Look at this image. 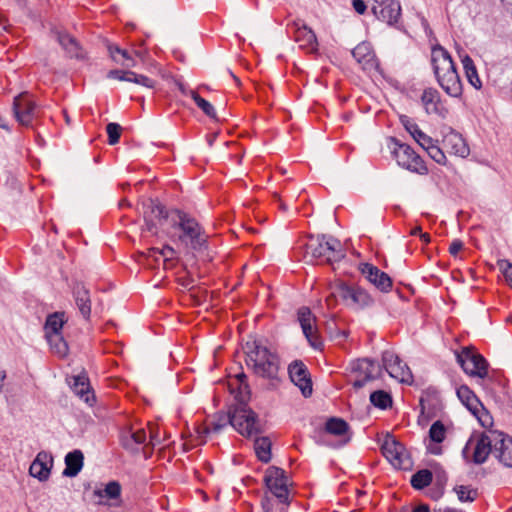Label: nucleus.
<instances>
[{"label": "nucleus", "instance_id": "1", "mask_svg": "<svg viewBox=\"0 0 512 512\" xmlns=\"http://www.w3.org/2000/svg\"><path fill=\"white\" fill-rule=\"evenodd\" d=\"M264 483L270 492L265 493L261 499V507L264 512H287L290 500V479L285 470L277 466L266 469Z\"/></svg>", "mask_w": 512, "mask_h": 512}, {"label": "nucleus", "instance_id": "2", "mask_svg": "<svg viewBox=\"0 0 512 512\" xmlns=\"http://www.w3.org/2000/svg\"><path fill=\"white\" fill-rule=\"evenodd\" d=\"M431 66L439 86L446 94L458 98L462 95V82L450 53L437 44L431 49Z\"/></svg>", "mask_w": 512, "mask_h": 512}, {"label": "nucleus", "instance_id": "3", "mask_svg": "<svg viewBox=\"0 0 512 512\" xmlns=\"http://www.w3.org/2000/svg\"><path fill=\"white\" fill-rule=\"evenodd\" d=\"M171 227L180 231L177 240L185 247L191 250H201L206 247L208 236L198 221L186 212L179 209L172 210Z\"/></svg>", "mask_w": 512, "mask_h": 512}, {"label": "nucleus", "instance_id": "4", "mask_svg": "<svg viewBox=\"0 0 512 512\" xmlns=\"http://www.w3.org/2000/svg\"><path fill=\"white\" fill-rule=\"evenodd\" d=\"M246 364L262 378L275 379L279 371V358L260 342L246 344Z\"/></svg>", "mask_w": 512, "mask_h": 512}, {"label": "nucleus", "instance_id": "5", "mask_svg": "<svg viewBox=\"0 0 512 512\" xmlns=\"http://www.w3.org/2000/svg\"><path fill=\"white\" fill-rule=\"evenodd\" d=\"M310 255L313 259L332 264L345 257L341 242L326 235L311 236L306 244V256Z\"/></svg>", "mask_w": 512, "mask_h": 512}, {"label": "nucleus", "instance_id": "6", "mask_svg": "<svg viewBox=\"0 0 512 512\" xmlns=\"http://www.w3.org/2000/svg\"><path fill=\"white\" fill-rule=\"evenodd\" d=\"M232 427L245 437H254L261 433L257 414L245 403L241 396L239 403L231 406Z\"/></svg>", "mask_w": 512, "mask_h": 512}, {"label": "nucleus", "instance_id": "7", "mask_svg": "<svg viewBox=\"0 0 512 512\" xmlns=\"http://www.w3.org/2000/svg\"><path fill=\"white\" fill-rule=\"evenodd\" d=\"M332 296L341 298L348 306L365 309L374 304V298L361 286L340 281L333 287Z\"/></svg>", "mask_w": 512, "mask_h": 512}, {"label": "nucleus", "instance_id": "8", "mask_svg": "<svg viewBox=\"0 0 512 512\" xmlns=\"http://www.w3.org/2000/svg\"><path fill=\"white\" fill-rule=\"evenodd\" d=\"M142 214L144 220L142 230L151 235L158 234L159 227L164 221L171 222V211L168 212L158 200L151 198L142 202Z\"/></svg>", "mask_w": 512, "mask_h": 512}, {"label": "nucleus", "instance_id": "9", "mask_svg": "<svg viewBox=\"0 0 512 512\" xmlns=\"http://www.w3.org/2000/svg\"><path fill=\"white\" fill-rule=\"evenodd\" d=\"M395 145L393 149L394 157L401 167L421 175L427 174L428 169L421 157L407 144L400 143L392 138Z\"/></svg>", "mask_w": 512, "mask_h": 512}, {"label": "nucleus", "instance_id": "10", "mask_svg": "<svg viewBox=\"0 0 512 512\" xmlns=\"http://www.w3.org/2000/svg\"><path fill=\"white\" fill-rule=\"evenodd\" d=\"M456 360L464 372L470 376L484 378L487 375V362L483 356L470 347L455 352Z\"/></svg>", "mask_w": 512, "mask_h": 512}, {"label": "nucleus", "instance_id": "11", "mask_svg": "<svg viewBox=\"0 0 512 512\" xmlns=\"http://www.w3.org/2000/svg\"><path fill=\"white\" fill-rule=\"evenodd\" d=\"M382 370L385 369L390 377L401 383L411 384L413 375L410 368L392 350L382 352Z\"/></svg>", "mask_w": 512, "mask_h": 512}, {"label": "nucleus", "instance_id": "12", "mask_svg": "<svg viewBox=\"0 0 512 512\" xmlns=\"http://www.w3.org/2000/svg\"><path fill=\"white\" fill-rule=\"evenodd\" d=\"M351 371L357 373V378L353 382L355 389H360L366 383L378 379L382 375V366L369 358L357 359L351 363Z\"/></svg>", "mask_w": 512, "mask_h": 512}, {"label": "nucleus", "instance_id": "13", "mask_svg": "<svg viewBox=\"0 0 512 512\" xmlns=\"http://www.w3.org/2000/svg\"><path fill=\"white\" fill-rule=\"evenodd\" d=\"M371 10L377 19L389 25L396 24L401 17L399 0H373Z\"/></svg>", "mask_w": 512, "mask_h": 512}, {"label": "nucleus", "instance_id": "14", "mask_svg": "<svg viewBox=\"0 0 512 512\" xmlns=\"http://www.w3.org/2000/svg\"><path fill=\"white\" fill-rule=\"evenodd\" d=\"M297 318L303 334L314 349H320L323 345L315 326L316 317L308 307H301L297 312Z\"/></svg>", "mask_w": 512, "mask_h": 512}, {"label": "nucleus", "instance_id": "15", "mask_svg": "<svg viewBox=\"0 0 512 512\" xmlns=\"http://www.w3.org/2000/svg\"><path fill=\"white\" fill-rule=\"evenodd\" d=\"M291 381L300 389L302 395L307 398L312 395V381L306 365L300 361H293L288 367Z\"/></svg>", "mask_w": 512, "mask_h": 512}, {"label": "nucleus", "instance_id": "16", "mask_svg": "<svg viewBox=\"0 0 512 512\" xmlns=\"http://www.w3.org/2000/svg\"><path fill=\"white\" fill-rule=\"evenodd\" d=\"M51 32L69 58H75L77 60H83L85 58V53L80 43L67 31L53 27L51 28Z\"/></svg>", "mask_w": 512, "mask_h": 512}, {"label": "nucleus", "instance_id": "17", "mask_svg": "<svg viewBox=\"0 0 512 512\" xmlns=\"http://www.w3.org/2000/svg\"><path fill=\"white\" fill-rule=\"evenodd\" d=\"M361 273L381 292H388L392 288V280L389 275L370 263H362L359 266Z\"/></svg>", "mask_w": 512, "mask_h": 512}, {"label": "nucleus", "instance_id": "18", "mask_svg": "<svg viewBox=\"0 0 512 512\" xmlns=\"http://www.w3.org/2000/svg\"><path fill=\"white\" fill-rule=\"evenodd\" d=\"M13 110L18 122L27 126L32 122L35 116L36 106L30 96L24 93L15 97Z\"/></svg>", "mask_w": 512, "mask_h": 512}, {"label": "nucleus", "instance_id": "19", "mask_svg": "<svg viewBox=\"0 0 512 512\" xmlns=\"http://www.w3.org/2000/svg\"><path fill=\"white\" fill-rule=\"evenodd\" d=\"M496 434H498V431H491L487 434L483 433L478 437L474 446L472 459L475 464L484 463L490 453L494 454Z\"/></svg>", "mask_w": 512, "mask_h": 512}, {"label": "nucleus", "instance_id": "20", "mask_svg": "<svg viewBox=\"0 0 512 512\" xmlns=\"http://www.w3.org/2000/svg\"><path fill=\"white\" fill-rule=\"evenodd\" d=\"M290 29L293 30L294 40L299 44L300 48L306 49L309 52L317 50L316 35L303 21H294Z\"/></svg>", "mask_w": 512, "mask_h": 512}, {"label": "nucleus", "instance_id": "21", "mask_svg": "<svg viewBox=\"0 0 512 512\" xmlns=\"http://www.w3.org/2000/svg\"><path fill=\"white\" fill-rule=\"evenodd\" d=\"M52 466L53 457L51 453L40 451L31 463L29 473L39 481H46L50 476Z\"/></svg>", "mask_w": 512, "mask_h": 512}, {"label": "nucleus", "instance_id": "22", "mask_svg": "<svg viewBox=\"0 0 512 512\" xmlns=\"http://www.w3.org/2000/svg\"><path fill=\"white\" fill-rule=\"evenodd\" d=\"M447 132L443 136V146L451 154L465 158L469 155V147L462 135L452 128H446Z\"/></svg>", "mask_w": 512, "mask_h": 512}, {"label": "nucleus", "instance_id": "23", "mask_svg": "<svg viewBox=\"0 0 512 512\" xmlns=\"http://www.w3.org/2000/svg\"><path fill=\"white\" fill-rule=\"evenodd\" d=\"M352 56L365 71L377 70L378 62L371 44L362 42L352 50Z\"/></svg>", "mask_w": 512, "mask_h": 512}, {"label": "nucleus", "instance_id": "24", "mask_svg": "<svg viewBox=\"0 0 512 512\" xmlns=\"http://www.w3.org/2000/svg\"><path fill=\"white\" fill-rule=\"evenodd\" d=\"M107 78L116 79L119 81L131 82L136 85H139V86H142L145 88H149V89L154 88L155 83H156L155 80H153L145 75L137 74L131 70H120V69L110 70L107 73Z\"/></svg>", "mask_w": 512, "mask_h": 512}, {"label": "nucleus", "instance_id": "25", "mask_svg": "<svg viewBox=\"0 0 512 512\" xmlns=\"http://www.w3.org/2000/svg\"><path fill=\"white\" fill-rule=\"evenodd\" d=\"M457 396L459 400L467 407V409L476 416L482 425H485L482 416L480 415V410L487 413L482 403L479 401L474 392L467 387L466 385H462L457 389Z\"/></svg>", "mask_w": 512, "mask_h": 512}, {"label": "nucleus", "instance_id": "26", "mask_svg": "<svg viewBox=\"0 0 512 512\" xmlns=\"http://www.w3.org/2000/svg\"><path fill=\"white\" fill-rule=\"evenodd\" d=\"M73 298L82 317L86 320L91 315V297L88 288L81 282H76L72 288Z\"/></svg>", "mask_w": 512, "mask_h": 512}, {"label": "nucleus", "instance_id": "27", "mask_svg": "<svg viewBox=\"0 0 512 512\" xmlns=\"http://www.w3.org/2000/svg\"><path fill=\"white\" fill-rule=\"evenodd\" d=\"M494 456L506 467L512 468V438L502 432H498Z\"/></svg>", "mask_w": 512, "mask_h": 512}, {"label": "nucleus", "instance_id": "28", "mask_svg": "<svg viewBox=\"0 0 512 512\" xmlns=\"http://www.w3.org/2000/svg\"><path fill=\"white\" fill-rule=\"evenodd\" d=\"M382 452L384 456L395 466L403 465L404 447L393 436L387 435L382 444Z\"/></svg>", "mask_w": 512, "mask_h": 512}, {"label": "nucleus", "instance_id": "29", "mask_svg": "<svg viewBox=\"0 0 512 512\" xmlns=\"http://www.w3.org/2000/svg\"><path fill=\"white\" fill-rule=\"evenodd\" d=\"M421 102L428 114H437L441 117L446 116V110L440 105V94L434 88H427L423 91Z\"/></svg>", "mask_w": 512, "mask_h": 512}, {"label": "nucleus", "instance_id": "30", "mask_svg": "<svg viewBox=\"0 0 512 512\" xmlns=\"http://www.w3.org/2000/svg\"><path fill=\"white\" fill-rule=\"evenodd\" d=\"M70 386L73 392L82 399L85 403L92 406L95 401V396L90 390L88 378L85 375H77L72 377Z\"/></svg>", "mask_w": 512, "mask_h": 512}, {"label": "nucleus", "instance_id": "31", "mask_svg": "<svg viewBox=\"0 0 512 512\" xmlns=\"http://www.w3.org/2000/svg\"><path fill=\"white\" fill-rule=\"evenodd\" d=\"M84 464V455L81 450H73L65 456V469L62 474L66 477H75L82 470Z\"/></svg>", "mask_w": 512, "mask_h": 512}, {"label": "nucleus", "instance_id": "32", "mask_svg": "<svg viewBox=\"0 0 512 512\" xmlns=\"http://www.w3.org/2000/svg\"><path fill=\"white\" fill-rule=\"evenodd\" d=\"M121 485L118 481L108 482L103 489H95L93 495L98 498L97 504L107 505L108 500H118L121 496Z\"/></svg>", "mask_w": 512, "mask_h": 512}, {"label": "nucleus", "instance_id": "33", "mask_svg": "<svg viewBox=\"0 0 512 512\" xmlns=\"http://www.w3.org/2000/svg\"><path fill=\"white\" fill-rule=\"evenodd\" d=\"M400 121L405 129L409 132V134L414 138V140L423 148L425 145H428L432 138L425 134L419 126L408 116H401Z\"/></svg>", "mask_w": 512, "mask_h": 512}, {"label": "nucleus", "instance_id": "34", "mask_svg": "<svg viewBox=\"0 0 512 512\" xmlns=\"http://www.w3.org/2000/svg\"><path fill=\"white\" fill-rule=\"evenodd\" d=\"M461 62L468 82L477 90L481 89L482 82L479 78L477 69L472 58L465 54L461 56Z\"/></svg>", "mask_w": 512, "mask_h": 512}, {"label": "nucleus", "instance_id": "35", "mask_svg": "<svg viewBox=\"0 0 512 512\" xmlns=\"http://www.w3.org/2000/svg\"><path fill=\"white\" fill-rule=\"evenodd\" d=\"M107 49L114 62L127 68L135 66V61L127 50L121 49L115 44H108Z\"/></svg>", "mask_w": 512, "mask_h": 512}, {"label": "nucleus", "instance_id": "36", "mask_svg": "<svg viewBox=\"0 0 512 512\" xmlns=\"http://www.w3.org/2000/svg\"><path fill=\"white\" fill-rule=\"evenodd\" d=\"M271 445V440L266 436L255 438L254 450L261 462L268 463L271 460Z\"/></svg>", "mask_w": 512, "mask_h": 512}, {"label": "nucleus", "instance_id": "37", "mask_svg": "<svg viewBox=\"0 0 512 512\" xmlns=\"http://www.w3.org/2000/svg\"><path fill=\"white\" fill-rule=\"evenodd\" d=\"M325 432L335 436H345L349 431V424L342 418L331 417L325 423Z\"/></svg>", "mask_w": 512, "mask_h": 512}, {"label": "nucleus", "instance_id": "38", "mask_svg": "<svg viewBox=\"0 0 512 512\" xmlns=\"http://www.w3.org/2000/svg\"><path fill=\"white\" fill-rule=\"evenodd\" d=\"M45 337L53 353L59 357H64L67 355L68 345L64 340L62 333L46 335Z\"/></svg>", "mask_w": 512, "mask_h": 512}, {"label": "nucleus", "instance_id": "39", "mask_svg": "<svg viewBox=\"0 0 512 512\" xmlns=\"http://www.w3.org/2000/svg\"><path fill=\"white\" fill-rule=\"evenodd\" d=\"M433 481V473L428 469H421L411 477V486L416 490H422Z\"/></svg>", "mask_w": 512, "mask_h": 512}, {"label": "nucleus", "instance_id": "40", "mask_svg": "<svg viewBox=\"0 0 512 512\" xmlns=\"http://www.w3.org/2000/svg\"><path fill=\"white\" fill-rule=\"evenodd\" d=\"M64 313L55 312L47 317L44 330L45 336L61 333L64 324Z\"/></svg>", "mask_w": 512, "mask_h": 512}, {"label": "nucleus", "instance_id": "41", "mask_svg": "<svg viewBox=\"0 0 512 512\" xmlns=\"http://www.w3.org/2000/svg\"><path fill=\"white\" fill-rule=\"evenodd\" d=\"M232 426V420H231V407L229 410L225 412H218L215 415V419L209 424V426L206 428V433L212 432H220L224 427L227 425Z\"/></svg>", "mask_w": 512, "mask_h": 512}, {"label": "nucleus", "instance_id": "42", "mask_svg": "<svg viewBox=\"0 0 512 512\" xmlns=\"http://www.w3.org/2000/svg\"><path fill=\"white\" fill-rule=\"evenodd\" d=\"M189 96L194 100V102L197 105V107L200 108L206 116H208V117H210L212 119L216 118L215 108L213 107V105L209 101H207L204 98H202L194 90H190L189 91Z\"/></svg>", "mask_w": 512, "mask_h": 512}, {"label": "nucleus", "instance_id": "43", "mask_svg": "<svg viewBox=\"0 0 512 512\" xmlns=\"http://www.w3.org/2000/svg\"><path fill=\"white\" fill-rule=\"evenodd\" d=\"M370 402L377 408L387 409L392 404L391 396L383 391L377 390L371 393Z\"/></svg>", "mask_w": 512, "mask_h": 512}, {"label": "nucleus", "instance_id": "44", "mask_svg": "<svg viewBox=\"0 0 512 512\" xmlns=\"http://www.w3.org/2000/svg\"><path fill=\"white\" fill-rule=\"evenodd\" d=\"M424 150L427 151L428 155L438 164L445 165L447 158L445 156V153L443 150L437 146L432 139L431 142L428 145H425L423 147Z\"/></svg>", "mask_w": 512, "mask_h": 512}, {"label": "nucleus", "instance_id": "45", "mask_svg": "<svg viewBox=\"0 0 512 512\" xmlns=\"http://www.w3.org/2000/svg\"><path fill=\"white\" fill-rule=\"evenodd\" d=\"M446 435V429L441 421L434 422L429 429V438L435 443H441L444 441Z\"/></svg>", "mask_w": 512, "mask_h": 512}, {"label": "nucleus", "instance_id": "46", "mask_svg": "<svg viewBox=\"0 0 512 512\" xmlns=\"http://www.w3.org/2000/svg\"><path fill=\"white\" fill-rule=\"evenodd\" d=\"M458 499L461 502L468 501L473 502L476 499L477 496V490L472 489L469 486L460 485L454 488Z\"/></svg>", "mask_w": 512, "mask_h": 512}, {"label": "nucleus", "instance_id": "47", "mask_svg": "<svg viewBox=\"0 0 512 512\" xmlns=\"http://www.w3.org/2000/svg\"><path fill=\"white\" fill-rule=\"evenodd\" d=\"M121 126L118 123H109L106 126V132L108 134V143L110 145H115L119 142L121 136Z\"/></svg>", "mask_w": 512, "mask_h": 512}, {"label": "nucleus", "instance_id": "48", "mask_svg": "<svg viewBox=\"0 0 512 512\" xmlns=\"http://www.w3.org/2000/svg\"><path fill=\"white\" fill-rule=\"evenodd\" d=\"M153 253H157L164 258V262L173 260L176 257V251L170 245H165L162 249L153 248Z\"/></svg>", "mask_w": 512, "mask_h": 512}, {"label": "nucleus", "instance_id": "49", "mask_svg": "<svg viewBox=\"0 0 512 512\" xmlns=\"http://www.w3.org/2000/svg\"><path fill=\"white\" fill-rule=\"evenodd\" d=\"M497 265L503 272L505 278L512 282V264L506 259H501L498 260Z\"/></svg>", "mask_w": 512, "mask_h": 512}, {"label": "nucleus", "instance_id": "50", "mask_svg": "<svg viewBox=\"0 0 512 512\" xmlns=\"http://www.w3.org/2000/svg\"><path fill=\"white\" fill-rule=\"evenodd\" d=\"M131 438L134 440V444L140 450V446L143 445L146 441V432L143 429H138L134 432L128 433Z\"/></svg>", "mask_w": 512, "mask_h": 512}, {"label": "nucleus", "instance_id": "51", "mask_svg": "<svg viewBox=\"0 0 512 512\" xmlns=\"http://www.w3.org/2000/svg\"><path fill=\"white\" fill-rule=\"evenodd\" d=\"M122 444L125 449H127L133 453L139 452V449L134 444V440L131 438V436L129 434L122 436Z\"/></svg>", "mask_w": 512, "mask_h": 512}, {"label": "nucleus", "instance_id": "52", "mask_svg": "<svg viewBox=\"0 0 512 512\" xmlns=\"http://www.w3.org/2000/svg\"><path fill=\"white\" fill-rule=\"evenodd\" d=\"M447 475L444 471L436 473L434 485L445 489L447 483Z\"/></svg>", "mask_w": 512, "mask_h": 512}, {"label": "nucleus", "instance_id": "53", "mask_svg": "<svg viewBox=\"0 0 512 512\" xmlns=\"http://www.w3.org/2000/svg\"><path fill=\"white\" fill-rule=\"evenodd\" d=\"M445 489L438 487L436 485H433V487L429 490L428 495L433 500L440 499L444 494Z\"/></svg>", "mask_w": 512, "mask_h": 512}, {"label": "nucleus", "instance_id": "54", "mask_svg": "<svg viewBox=\"0 0 512 512\" xmlns=\"http://www.w3.org/2000/svg\"><path fill=\"white\" fill-rule=\"evenodd\" d=\"M236 378L238 379L239 383H240V390H243L245 391L247 394H249V385L247 384L246 382V375L244 373H240L236 376ZM241 396L242 395V391H240V396L239 398L241 399Z\"/></svg>", "mask_w": 512, "mask_h": 512}, {"label": "nucleus", "instance_id": "55", "mask_svg": "<svg viewBox=\"0 0 512 512\" xmlns=\"http://www.w3.org/2000/svg\"><path fill=\"white\" fill-rule=\"evenodd\" d=\"M352 6L360 15L364 14L367 9L366 3L363 0H352Z\"/></svg>", "mask_w": 512, "mask_h": 512}, {"label": "nucleus", "instance_id": "56", "mask_svg": "<svg viewBox=\"0 0 512 512\" xmlns=\"http://www.w3.org/2000/svg\"><path fill=\"white\" fill-rule=\"evenodd\" d=\"M463 248V243L461 240H454L450 247H449V252L451 255L453 256H456L458 254V252Z\"/></svg>", "mask_w": 512, "mask_h": 512}, {"label": "nucleus", "instance_id": "57", "mask_svg": "<svg viewBox=\"0 0 512 512\" xmlns=\"http://www.w3.org/2000/svg\"><path fill=\"white\" fill-rule=\"evenodd\" d=\"M179 284L186 289H192L194 286V280L189 276L179 278Z\"/></svg>", "mask_w": 512, "mask_h": 512}, {"label": "nucleus", "instance_id": "58", "mask_svg": "<svg viewBox=\"0 0 512 512\" xmlns=\"http://www.w3.org/2000/svg\"><path fill=\"white\" fill-rule=\"evenodd\" d=\"M412 512H430L428 505L422 504L415 507Z\"/></svg>", "mask_w": 512, "mask_h": 512}, {"label": "nucleus", "instance_id": "59", "mask_svg": "<svg viewBox=\"0 0 512 512\" xmlns=\"http://www.w3.org/2000/svg\"><path fill=\"white\" fill-rule=\"evenodd\" d=\"M150 443L154 447L156 444L160 443V440L158 439V436L156 433L152 432L150 433Z\"/></svg>", "mask_w": 512, "mask_h": 512}, {"label": "nucleus", "instance_id": "60", "mask_svg": "<svg viewBox=\"0 0 512 512\" xmlns=\"http://www.w3.org/2000/svg\"><path fill=\"white\" fill-rule=\"evenodd\" d=\"M428 450L431 454H434V455H438L441 453V448L440 447H428Z\"/></svg>", "mask_w": 512, "mask_h": 512}, {"label": "nucleus", "instance_id": "61", "mask_svg": "<svg viewBox=\"0 0 512 512\" xmlns=\"http://www.w3.org/2000/svg\"><path fill=\"white\" fill-rule=\"evenodd\" d=\"M420 233H422V230H421V227L420 226H416L414 227L410 234L413 235V236H416V235H419L420 236Z\"/></svg>", "mask_w": 512, "mask_h": 512}, {"label": "nucleus", "instance_id": "62", "mask_svg": "<svg viewBox=\"0 0 512 512\" xmlns=\"http://www.w3.org/2000/svg\"><path fill=\"white\" fill-rule=\"evenodd\" d=\"M6 378V372L0 371V393L2 392L3 382Z\"/></svg>", "mask_w": 512, "mask_h": 512}, {"label": "nucleus", "instance_id": "63", "mask_svg": "<svg viewBox=\"0 0 512 512\" xmlns=\"http://www.w3.org/2000/svg\"><path fill=\"white\" fill-rule=\"evenodd\" d=\"M420 238L425 243H429L430 242V236L427 233H420Z\"/></svg>", "mask_w": 512, "mask_h": 512}, {"label": "nucleus", "instance_id": "64", "mask_svg": "<svg viewBox=\"0 0 512 512\" xmlns=\"http://www.w3.org/2000/svg\"><path fill=\"white\" fill-rule=\"evenodd\" d=\"M179 89H180V91L182 92V94H184V95H186V96H189V91H190L191 89H186V88H185V86H184V85H182V84H180V85H179Z\"/></svg>", "mask_w": 512, "mask_h": 512}]
</instances>
